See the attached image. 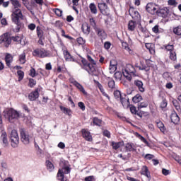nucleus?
<instances>
[{
    "label": "nucleus",
    "instance_id": "1",
    "mask_svg": "<svg viewBox=\"0 0 181 181\" xmlns=\"http://www.w3.org/2000/svg\"><path fill=\"white\" fill-rule=\"evenodd\" d=\"M11 5H13V10L11 14V20L15 25H17V30H19L21 28H23V24L21 21L23 20V14L21 8L22 4L18 0H10Z\"/></svg>",
    "mask_w": 181,
    "mask_h": 181
},
{
    "label": "nucleus",
    "instance_id": "2",
    "mask_svg": "<svg viewBox=\"0 0 181 181\" xmlns=\"http://www.w3.org/2000/svg\"><path fill=\"white\" fill-rule=\"evenodd\" d=\"M21 112L13 108H9L4 113L6 119L8 120V122H11L12 124L16 122V121H18L21 118Z\"/></svg>",
    "mask_w": 181,
    "mask_h": 181
},
{
    "label": "nucleus",
    "instance_id": "3",
    "mask_svg": "<svg viewBox=\"0 0 181 181\" xmlns=\"http://www.w3.org/2000/svg\"><path fill=\"white\" fill-rule=\"evenodd\" d=\"M107 4H111V0H101L100 3H98V8L102 15H110V8H108Z\"/></svg>",
    "mask_w": 181,
    "mask_h": 181
},
{
    "label": "nucleus",
    "instance_id": "4",
    "mask_svg": "<svg viewBox=\"0 0 181 181\" xmlns=\"http://www.w3.org/2000/svg\"><path fill=\"white\" fill-rule=\"evenodd\" d=\"M159 18L166 19V18H170L172 16V11L170 7L165 6H159L158 16Z\"/></svg>",
    "mask_w": 181,
    "mask_h": 181
},
{
    "label": "nucleus",
    "instance_id": "5",
    "mask_svg": "<svg viewBox=\"0 0 181 181\" xmlns=\"http://www.w3.org/2000/svg\"><path fill=\"white\" fill-rule=\"evenodd\" d=\"M122 74L124 77L128 80V81H131L132 80V77H136V76H138L135 69H122Z\"/></svg>",
    "mask_w": 181,
    "mask_h": 181
},
{
    "label": "nucleus",
    "instance_id": "6",
    "mask_svg": "<svg viewBox=\"0 0 181 181\" xmlns=\"http://www.w3.org/2000/svg\"><path fill=\"white\" fill-rule=\"evenodd\" d=\"M33 55L35 57H50L52 54L49 51H46V49L41 48V49H36L33 52Z\"/></svg>",
    "mask_w": 181,
    "mask_h": 181
},
{
    "label": "nucleus",
    "instance_id": "7",
    "mask_svg": "<svg viewBox=\"0 0 181 181\" xmlns=\"http://www.w3.org/2000/svg\"><path fill=\"white\" fill-rule=\"evenodd\" d=\"M11 144L13 148H16L19 145V135L18 131L12 130L10 136Z\"/></svg>",
    "mask_w": 181,
    "mask_h": 181
},
{
    "label": "nucleus",
    "instance_id": "8",
    "mask_svg": "<svg viewBox=\"0 0 181 181\" xmlns=\"http://www.w3.org/2000/svg\"><path fill=\"white\" fill-rule=\"evenodd\" d=\"M20 136L23 144L25 145H28V144H30V136H29V133H28L25 129H20Z\"/></svg>",
    "mask_w": 181,
    "mask_h": 181
},
{
    "label": "nucleus",
    "instance_id": "9",
    "mask_svg": "<svg viewBox=\"0 0 181 181\" xmlns=\"http://www.w3.org/2000/svg\"><path fill=\"white\" fill-rule=\"evenodd\" d=\"M146 9L148 13H151V15H157L158 16V12H159V6L149 3L146 5Z\"/></svg>",
    "mask_w": 181,
    "mask_h": 181
},
{
    "label": "nucleus",
    "instance_id": "10",
    "mask_svg": "<svg viewBox=\"0 0 181 181\" xmlns=\"http://www.w3.org/2000/svg\"><path fill=\"white\" fill-rule=\"evenodd\" d=\"M69 173H70V168H69V167L59 169L57 173L59 180H63L64 179V175H67Z\"/></svg>",
    "mask_w": 181,
    "mask_h": 181
},
{
    "label": "nucleus",
    "instance_id": "11",
    "mask_svg": "<svg viewBox=\"0 0 181 181\" xmlns=\"http://www.w3.org/2000/svg\"><path fill=\"white\" fill-rule=\"evenodd\" d=\"M4 43L6 47H8L9 45L11 43V38L8 37V35L6 33H4L1 36H0V44Z\"/></svg>",
    "mask_w": 181,
    "mask_h": 181
},
{
    "label": "nucleus",
    "instance_id": "12",
    "mask_svg": "<svg viewBox=\"0 0 181 181\" xmlns=\"http://www.w3.org/2000/svg\"><path fill=\"white\" fill-rule=\"evenodd\" d=\"M96 35H98V37L101 39V40H104L107 39V33L103 28H96L95 30Z\"/></svg>",
    "mask_w": 181,
    "mask_h": 181
},
{
    "label": "nucleus",
    "instance_id": "13",
    "mask_svg": "<svg viewBox=\"0 0 181 181\" xmlns=\"http://www.w3.org/2000/svg\"><path fill=\"white\" fill-rule=\"evenodd\" d=\"M70 81H71V83H72V84H74V86H76V87L78 88V90H79V91L83 93V94H84V95H87V93L86 92V90H84V87H83V86L81 84H80V83H78L76 81L71 79V78H70Z\"/></svg>",
    "mask_w": 181,
    "mask_h": 181
},
{
    "label": "nucleus",
    "instance_id": "14",
    "mask_svg": "<svg viewBox=\"0 0 181 181\" xmlns=\"http://www.w3.org/2000/svg\"><path fill=\"white\" fill-rule=\"evenodd\" d=\"M82 132V136L86 139V141H88L89 142H91L93 141V136H91V133L88 132V130H86V129H83L81 130Z\"/></svg>",
    "mask_w": 181,
    "mask_h": 181
},
{
    "label": "nucleus",
    "instance_id": "15",
    "mask_svg": "<svg viewBox=\"0 0 181 181\" xmlns=\"http://www.w3.org/2000/svg\"><path fill=\"white\" fill-rule=\"evenodd\" d=\"M129 16H132L133 19H139L141 18L139 13L132 7L129 8Z\"/></svg>",
    "mask_w": 181,
    "mask_h": 181
},
{
    "label": "nucleus",
    "instance_id": "16",
    "mask_svg": "<svg viewBox=\"0 0 181 181\" xmlns=\"http://www.w3.org/2000/svg\"><path fill=\"white\" fill-rule=\"evenodd\" d=\"M39 98V89H36L35 91L30 93L28 95L30 101H36Z\"/></svg>",
    "mask_w": 181,
    "mask_h": 181
},
{
    "label": "nucleus",
    "instance_id": "17",
    "mask_svg": "<svg viewBox=\"0 0 181 181\" xmlns=\"http://www.w3.org/2000/svg\"><path fill=\"white\" fill-rule=\"evenodd\" d=\"M119 101H121L122 105L124 108L129 107V98H128V96L123 95Z\"/></svg>",
    "mask_w": 181,
    "mask_h": 181
},
{
    "label": "nucleus",
    "instance_id": "18",
    "mask_svg": "<svg viewBox=\"0 0 181 181\" xmlns=\"http://www.w3.org/2000/svg\"><path fill=\"white\" fill-rule=\"evenodd\" d=\"M134 86H136V87H137V88L139 89V90L141 93H144L145 92V88H144V82H142V81L135 80L134 81Z\"/></svg>",
    "mask_w": 181,
    "mask_h": 181
},
{
    "label": "nucleus",
    "instance_id": "19",
    "mask_svg": "<svg viewBox=\"0 0 181 181\" xmlns=\"http://www.w3.org/2000/svg\"><path fill=\"white\" fill-rule=\"evenodd\" d=\"M81 30H82L83 33H84V35H90V25H88V23H83L82 24Z\"/></svg>",
    "mask_w": 181,
    "mask_h": 181
},
{
    "label": "nucleus",
    "instance_id": "20",
    "mask_svg": "<svg viewBox=\"0 0 181 181\" xmlns=\"http://www.w3.org/2000/svg\"><path fill=\"white\" fill-rule=\"evenodd\" d=\"M125 148L128 152H132L134 151H136V146H135L134 143H127L125 145Z\"/></svg>",
    "mask_w": 181,
    "mask_h": 181
},
{
    "label": "nucleus",
    "instance_id": "21",
    "mask_svg": "<svg viewBox=\"0 0 181 181\" xmlns=\"http://www.w3.org/2000/svg\"><path fill=\"white\" fill-rule=\"evenodd\" d=\"M136 28V23L134 21H129L128 23V30L134 32Z\"/></svg>",
    "mask_w": 181,
    "mask_h": 181
},
{
    "label": "nucleus",
    "instance_id": "22",
    "mask_svg": "<svg viewBox=\"0 0 181 181\" xmlns=\"http://www.w3.org/2000/svg\"><path fill=\"white\" fill-rule=\"evenodd\" d=\"M1 139L4 145V146H8V136L6 135V132H2Z\"/></svg>",
    "mask_w": 181,
    "mask_h": 181
},
{
    "label": "nucleus",
    "instance_id": "23",
    "mask_svg": "<svg viewBox=\"0 0 181 181\" xmlns=\"http://www.w3.org/2000/svg\"><path fill=\"white\" fill-rule=\"evenodd\" d=\"M94 82L95 83V84H97L98 88L100 90L104 97H106V98H108L110 100V96L104 91V88H103V86L101 85V83H100V82L95 80H94Z\"/></svg>",
    "mask_w": 181,
    "mask_h": 181
},
{
    "label": "nucleus",
    "instance_id": "24",
    "mask_svg": "<svg viewBox=\"0 0 181 181\" xmlns=\"http://www.w3.org/2000/svg\"><path fill=\"white\" fill-rule=\"evenodd\" d=\"M171 122H173V124H179V121H180V118L176 113H173L170 117Z\"/></svg>",
    "mask_w": 181,
    "mask_h": 181
},
{
    "label": "nucleus",
    "instance_id": "25",
    "mask_svg": "<svg viewBox=\"0 0 181 181\" xmlns=\"http://www.w3.org/2000/svg\"><path fill=\"white\" fill-rule=\"evenodd\" d=\"M141 175H144V176H146L148 179H151V175L149 174V171L148 170L147 166H143L142 167V168H141Z\"/></svg>",
    "mask_w": 181,
    "mask_h": 181
},
{
    "label": "nucleus",
    "instance_id": "26",
    "mask_svg": "<svg viewBox=\"0 0 181 181\" xmlns=\"http://www.w3.org/2000/svg\"><path fill=\"white\" fill-rule=\"evenodd\" d=\"M112 146L113 149L117 150L121 148V146H124V141H119V142L112 141Z\"/></svg>",
    "mask_w": 181,
    "mask_h": 181
},
{
    "label": "nucleus",
    "instance_id": "27",
    "mask_svg": "<svg viewBox=\"0 0 181 181\" xmlns=\"http://www.w3.org/2000/svg\"><path fill=\"white\" fill-rule=\"evenodd\" d=\"M134 135L136 138H139L141 142H144V144H146V145H149V142L146 141V139H145L142 135L139 134L138 132H134Z\"/></svg>",
    "mask_w": 181,
    "mask_h": 181
},
{
    "label": "nucleus",
    "instance_id": "28",
    "mask_svg": "<svg viewBox=\"0 0 181 181\" xmlns=\"http://www.w3.org/2000/svg\"><path fill=\"white\" fill-rule=\"evenodd\" d=\"M89 9L91 13H93V15H97V6H95V4L90 3L89 4Z\"/></svg>",
    "mask_w": 181,
    "mask_h": 181
},
{
    "label": "nucleus",
    "instance_id": "29",
    "mask_svg": "<svg viewBox=\"0 0 181 181\" xmlns=\"http://www.w3.org/2000/svg\"><path fill=\"white\" fill-rule=\"evenodd\" d=\"M23 39V36H16V37H12V40L13 42H17V43H20V45H22V46H25V42H22V40Z\"/></svg>",
    "mask_w": 181,
    "mask_h": 181
},
{
    "label": "nucleus",
    "instance_id": "30",
    "mask_svg": "<svg viewBox=\"0 0 181 181\" xmlns=\"http://www.w3.org/2000/svg\"><path fill=\"white\" fill-rule=\"evenodd\" d=\"M46 166L49 172H53L54 170V165H53L50 160L46 161Z\"/></svg>",
    "mask_w": 181,
    "mask_h": 181
},
{
    "label": "nucleus",
    "instance_id": "31",
    "mask_svg": "<svg viewBox=\"0 0 181 181\" xmlns=\"http://www.w3.org/2000/svg\"><path fill=\"white\" fill-rule=\"evenodd\" d=\"M5 59H6V63L8 67H11V63H12V61L13 60L12 55L9 54H6Z\"/></svg>",
    "mask_w": 181,
    "mask_h": 181
},
{
    "label": "nucleus",
    "instance_id": "32",
    "mask_svg": "<svg viewBox=\"0 0 181 181\" xmlns=\"http://www.w3.org/2000/svg\"><path fill=\"white\" fill-rule=\"evenodd\" d=\"M64 57L66 62H71L73 60V57H71L69 51H64Z\"/></svg>",
    "mask_w": 181,
    "mask_h": 181
},
{
    "label": "nucleus",
    "instance_id": "33",
    "mask_svg": "<svg viewBox=\"0 0 181 181\" xmlns=\"http://www.w3.org/2000/svg\"><path fill=\"white\" fill-rule=\"evenodd\" d=\"M87 59L88 62H90V66L91 65L92 67H95L97 66V61L94 60L90 55H87Z\"/></svg>",
    "mask_w": 181,
    "mask_h": 181
},
{
    "label": "nucleus",
    "instance_id": "34",
    "mask_svg": "<svg viewBox=\"0 0 181 181\" xmlns=\"http://www.w3.org/2000/svg\"><path fill=\"white\" fill-rule=\"evenodd\" d=\"M60 110L64 112V114H66V115H71V110L64 107L63 106H60Z\"/></svg>",
    "mask_w": 181,
    "mask_h": 181
},
{
    "label": "nucleus",
    "instance_id": "35",
    "mask_svg": "<svg viewBox=\"0 0 181 181\" xmlns=\"http://www.w3.org/2000/svg\"><path fill=\"white\" fill-rule=\"evenodd\" d=\"M157 127L159 128L161 132H165L166 129L165 128V124H163V122L160 121L157 122Z\"/></svg>",
    "mask_w": 181,
    "mask_h": 181
},
{
    "label": "nucleus",
    "instance_id": "36",
    "mask_svg": "<svg viewBox=\"0 0 181 181\" xmlns=\"http://www.w3.org/2000/svg\"><path fill=\"white\" fill-rule=\"evenodd\" d=\"M132 101L136 104L142 101V96L139 94H137L134 97H133Z\"/></svg>",
    "mask_w": 181,
    "mask_h": 181
},
{
    "label": "nucleus",
    "instance_id": "37",
    "mask_svg": "<svg viewBox=\"0 0 181 181\" xmlns=\"http://www.w3.org/2000/svg\"><path fill=\"white\" fill-rule=\"evenodd\" d=\"M114 95L115 98L117 100V101H119L124 95L121 94V92L119 90H116L114 92Z\"/></svg>",
    "mask_w": 181,
    "mask_h": 181
},
{
    "label": "nucleus",
    "instance_id": "38",
    "mask_svg": "<svg viewBox=\"0 0 181 181\" xmlns=\"http://www.w3.org/2000/svg\"><path fill=\"white\" fill-rule=\"evenodd\" d=\"M19 62L21 64H25V63H26V55L25 54V52L19 56Z\"/></svg>",
    "mask_w": 181,
    "mask_h": 181
},
{
    "label": "nucleus",
    "instance_id": "39",
    "mask_svg": "<svg viewBox=\"0 0 181 181\" xmlns=\"http://www.w3.org/2000/svg\"><path fill=\"white\" fill-rule=\"evenodd\" d=\"M173 33L175 35H177V36L181 35V25H178L177 27L173 28Z\"/></svg>",
    "mask_w": 181,
    "mask_h": 181
},
{
    "label": "nucleus",
    "instance_id": "40",
    "mask_svg": "<svg viewBox=\"0 0 181 181\" xmlns=\"http://www.w3.org/2000/svg\"><path fill=\"white\" fill-rule=\"evenodd\" d=\"M17 76L18 77V81L23 80V77H25V73L23 71L19 70L17 71Z\"/></svg>",
    "mask_w": 181,
    "mask_h": 181
},
{
    "label": "nucleus",
    "instance_id": "41",
    "mask_svg": "<svg viewBox=\"0 0 181 181\" xmlns=\"http://www.w3.org/2000/svg\"><path fill=\"white\" fill-rule=\"evenodd\" d=\"M118 62H117V60L112 59L110 61V67L111 69H117L118 66Z\"/></svg>",
    "mask_w": 181,
    "mask_h": 181
},
{
    "label": "nucleus",
    "instance_id": "42",
    "mask_svg": "<svg viewBox=\"0 0 181 181\" xmlns=\"http://www.w3.org/2000/svg\"><path fill=\"white\" fill-rule=\"evenodd\" d=\"M101 119H98V117H94L93 119V123L95 124V125H97L98 127H100V125H101Z\"/></svg>",
    "mask_w": 181,
    "mask_h": 181
},
{
    "label": "nucleus",
    "instance_id": "43",
    "mask_svg": "<svg viewBox=\"0 0 181 181\" xmlns=\"http://www.w3.org/2000/svg\"><path fill=\"white\" fill-rule=\"evenodd\" d=\"M37 35L40 39H43V30L39 27H37Z\"/></svg>",
    "mask_w": 181,
    "mask_h": 181
},
{
    "label": "nucleus",
    "instance_id": "44",
    "mask_svg": "<svg viewBox=\"0 0 181 181\" xmlns=\"http://www.w3.org/2000/svg\"><path fill=\"white\" fill-rule=\"evenodd\" d=\"M86 71H88L89 74H91V76H97V69H88Z\"/></svg>",
    "mask_w": 181,
    "mask_h": 181
},
{
    "label": "nucleus",
    "instance_id": "45",
    "mask_svg": "<svg viewBox=\"0 0 181 181\" xmlns=\"http://www.w3.org/2000/svg\"><path fill=\"white\" fill-rule=\"evenodd\" d=\"M89 23H90V26L93 27L94 30H95L96 28H98V27H97V23H95V20H94V18H90Z\"/></svg>",
    "mask_w": 181,
    "mask_h": 181
},
{
    "label": "nucleus",
    "instance_id": "46",
    "mask_svg": "<svg viewBox=\"0 0 181 181\" xmlns=\"http://www.w3.org/2000/svg\"><path fill=\"white\" fill-rule=\"evenodd\" d=\"M146 107H148V102H143L138 104L139 110L146 108Z\"/></svg>",
    "mask_w": 181,
    "mask_h": 181
},
{
    "label": "nucleus",
    "instance_id": "47",
    "mask_svg": "<svg viewBox=\"0 0 181 181\" xmlns=\"http://www.w3.org/2000/svg\"><path fill=\"white\" fill-rule=\"evenodd\" d=\"M114 76L116 80H121V78H122V73H121V71H116Z\"/></svg>",
    "mask_w": 181,
    "mask_h": 181
},
{
    "label": "nucleus",
    "instance_id": "48",
    "mask_svg": "<svg viewBox=\"0 0 181 181\" xmlns=\"http://www.w3.org/2000/svg\"><path fill=\"white\" fill-rule=\"evenodd\" d=\"M168 5H169L170 6H177V2L176 1V0H168Z\"/></svg>",
    "mask_w": 181,
    "mask_h": 181
},
{
    "label": "nucleus",
    "instance_id": "49",
    "mask_svg": "<svg viewBox=\"0 0 181 181\" xmlns=\"http://www.w3.org/2000/svg\"><path fill=\"white\" fill-rule=\"evenodd\" d=\"M29 87H30L31 88L33 87H35V86H36V81H35V79L33 78H30L29 79V83H28Z\"/></svg>",
    "mask_w": 181,
    "mask_h": 181
},
{
    "label": "nucleus",
    "instance_id": "50",
    "mask_svg": "<svg viewBox=\"0 0 181 181\" xmlns=\"http://www.w3.org/2000/svg\"><path fill=\"white\" fill-rule=\"evenodd\" d=\"M53 11L54 12V13L57 14V16H62V15L63 14V11L59 8H54Z\"/></svg>",
    "mask_w": 181,
    "mask_h": 181
},
{
    "label": "nucleus",
    "instance_id": "51",
    "mask_svg": "<svg viewBox=\"0 0 181 181\" xmlns=\"http://www.w3.org/2000/svg\"><path fill=\"white\" fill-rule=\"evenodd\" d=\"M170 59H171L173 61L176 60L177 57H176L175 52H173V51L170 52Z\"/></svg>",
    "mask_w": 181,
    "mask_h": 181
},
{
    "label": "nucleus",
    "instance_id": "52",
    "mask_svg": "<svg viewBox=\"0 0 181 181\" xmlns=\"http://www.w3.org/2000/svg\"><path fill=\"white\" fill-rule=\"evenodd\" d=\"M76 42L78 43V45H85L86 44V40H84L81 37L77 38Z\"/></svg>",
    "mask_w": 181,
    "mask_h": 181
},
{
    "label": "nucleus",
    "instance_id": "53",
    "mask_svg": "<svg viewBox=\"0 0 181 181\" xmlns=\"http://www.w3.org/2000/svg\"><path fill=\"white\" fill-rule=\"evenodd\" d=\"M160 108H162L163 110V108H166V107H168V102L166 101V100H163L160 105Z\"/></svg>",
    "mask_w": 181,
    "mask_h": 181
},
{
    "label": "nucleus",
    "instance_id": "54",
    "mask_svg": "<svg viewBox=\"0 0 181 181\" xmlns=\"http://www.w3.org/2000/svg\"><path fill=\"white\" fill-rule=\"evenodd\" d=\"M81 62L83 66H87L88 67H89V69H91V66H90V64H88V62L87 61V59L82 58Z\"/></svg>",
    "mask_w": 181,
    "mask_h": 181
},
{
    "label": "nucleus",
    "instance_id": "55",
    "mask_svg": "<svg viewBox=\"0 0 181 181\" xmlns=\"http://www.w3.org/2000/svg\"><path fill=\"white\" fill-rule=\"evenodd\" d=\"M78 106L79 107V108H81V110H82V111H85L86 110V105H84V103L79 102L78 103Z\"/></svg>",
    "mask_w": 181,
    "mask_h": 181
},
{
    "label": "nucleus",
    "instance_id": "56",
    "mask_svg": "<svg viewBox=\"0 0 181 181\" xmlns=\"http://www.w3.org/2000/svg\"><path fill=\"white\" fill-rule=\"evenodd\" d=\"M147 66H148V67H150L151 69H155V62H153L152 61H148Z\"/></svg>",
    "mask_w": 181,
    "mask_h": 181
},
{
    "label": "nucleus",
    "instance_id": "57",
    "mask_svg": "<svg viewBox=\"0 0 181 181\" xmlns=\"http://www.w3.org/2000/svg\"><path fill=\"white\" fill-rule=\"evenodd\" d=\"M108 86L110 88H114L115 87V81H114V80H110L108 82Z\"/></svg>",
    "mask_w": 181,
    "mask_h": 181
},
{
    "label": "nucleus",
    "instance_id": "58",
    "mask_svg": "<svg viewBox=\"0 0 181 181\" xmlns=\"http://www.w3.org/2000/svg\"><path fill=\"white\" fill-rule=\"evenodd\" d=\"M122 47H124V49H126L127 52H129L131 50L127 42H122Z\"/></svg>",
    "mask_w": 181,
    "mask_h": 181
},
{
    "label": "nucleus",
    "instance_id": "59",
    "mask_svg": "<svg viewBox=\"0 0 181 181\" xmlns=\"http://www.w3.org/2000/svg\"><path fill=\"white\" fill-rule=\"evenodd\" d=\"M104 47H105V49H106V50H108V49H110V47H111V42H105L104 44Z\"/></svg>",
    "mask_w": 181,
    "mask_h": 181
},
{
    "label": "nucleus",
    "instance_id": "60",
    "mask_svg": "<svg viewBox=\"0 0 181 181\" xmlns=\"http://www.w3.org/2000/svg\"><path fill=\"white\" fill-rule=\"evenodd\" d=\"M152 31L154 33H159V25H155L153 28H152Z\"/></svg>",
    "mask_w": 181,
    "mask_h": 181
},
{
    "label": "nucleus",
    "instance_id": "61",
    "mask_svg": "<svg viewBox=\"0 0 181 181\" xmlns=\"http://www.w3.org/2000/svg\"><path fill=\"white\" fill-rule=\"evenodd\" d=\"M58 148H59L60 149H64L66 148V144H64V143L63 142H59L57 145Z\"/></svg>",
    "mask_w": 181,
    "mask_h": 181
},
{
    "label": "nucleus",
    "instance_id": "62",
    "mask_svg": "<svg viewBox=\"0 0 181 181\" xmlns=\"http://www.w3.org/2000/svg\"><path fill=\"white\" fill-rule=\"evenodd\" d=\"M28 29H30V30H35V29H36V25L34 23L28 25Z\"/></svg>",
    "mask_w": 181,
    "mask_h": 181
},
{
    "label": "nucleus",
    "instance_id": "63",
    "mask_svg": "<svg viewBox=\"0 0 181 181\" xmlns=\"http://www.w3.org/2000/svg\"><path fill=\"white\" fill-rule=\"evenodd\" d=\"M30 76H31V77H35V76H36V71L35 69H30Z\"/></svg>",
    "mask_w": 181,
    "mask_h": 181
},
{
    "label": "nucleus",
    "instance_id": "64",
    "mask_svg": "<svg viewBox=\"0 0 181 181\" xmlns=\"http://www.w3.org/2000/svg\"><path fill=\"white\" fill-rule=\"evenodd\" d=\"M130 111L132 114H136V107L135 106L130 107Z\"/></svg>",
    "mask_w": 181,
    "mask_h": 181
}]
</instances>
